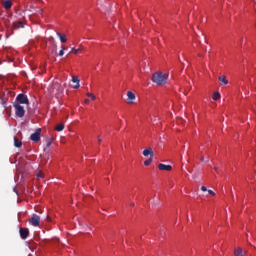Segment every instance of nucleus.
Listing matches in <instances>:
<instances>
[{
	"mask_svg": "<svg viewBox=\"0 0 256 256\" xmlns=\"http://www.w3.org/2000/svg\"><path fill=\"white\" fill-rule=\"evenodd\" d=\"M167 79H169V75L163 74V72H155L152 75V81L153 83H156V85H165L167 83Z\"/></svg>",
	"mask_w": 256,
	"mask_h": 256,
	"instance_id": "f257e3e1",
	"label": "nucleus"
},
{
	"mask_svg": "<svg viewBox=\"0 0 256 256\" xmlns=\"http://www.w3.org/2000/svg\"><path fill=\"white\" fill-rule=\"evenodd\" d=\"M13 107L15 109L16 117H25V107L21 106L19 102H14Z\"/></svg>",
	"mask_w": 256,
	"mask_h": 256,
	"instance_id": "f03ea898",
	"label": "nucleus"
},
{
	"mask_svg": "<svg viewBox=\"0 0 256 256\" xmlns=\"http://www.w3.org/2000/svg\"><path fill=\"white\" fill-rule=\"evenodd\" d=\"M16 103H21L22 105H29V98L25 94H18L16 97Z\"/></svg>",
	"mask_w": 256,
	"mask_h": 256,
	"instance_id": "7ed1b4c3",
	"label": "nucleus"
},
{
	"mask_svg": "<svg viewBox=\"0 0 256 256\" xmlns=\"http://www.w3.org/2000/svg\"><path fill=\"white\" fill-rule=\"evenodd\" d=\"M30 139L34 143H39L41 141V128H37L35 133L31 134Z\"/></svg>",
	"mask_w": 256,
	"mask_h": 256,
	"instance_id": "20e7f679",
	"label": "nucleus"
},
{
	"mask_svg": "<svg viewBox=\"0 0 256 256\" xmlns=\"http://www.w3.org/2000/svg\"><path fill=\"white\" fill-rule=\"evenodd\" d=\"M29 223L33 225V227H39V223H41V217L39 215L34 214L30 219Z\"/></svg>",
	"mask_w": 256,
	"mask_h": 256,
	"instance_id": "39448f33",
	"label": "nucleus"
},
{
	"mask_svg": "<svg viewBox=\"0 0 256 256\" xmlns=\"http://www.w3.org/2000/svg\"><path fill=\"white\" fill-rule=\"evenodd\" d=\"M142 155H143L144 157H149V156H150V159H153V157H155V153L153 152V148H151V147L146 148V149L142 152Z\"/></svg>",
	"mask_w": 256,
	"mask_h": 256,
	"instance_id": "423d86ee",
	"label": "nucleus"
},
{
	"mask_svg": "<svg viewBox=\"0 0 256 256\" xmlns=\"http://www.w3.org/2000/svg\"><path fill=\"white\" fill-rule=\"evenodd\" d=\"M20 237L21 239H27L29 237V229L28 228H20Z\"/></svg>",
	"mask_w": 256,
	"mask_h": 256,
	"instance_id": "0eeeda50",
	"label": "nucleus"
},
{
	"mask_svg": "<svg viewBox=\"0 0 256 256\" xmlns=\"http://www.w3.org/2000/svg\"><path fill=\"white\" fill-rule=\"evenodd\" d=\"M158 169L160 171H171V169H173V167L171 165H167V164H159L158 165Z\"/></svg>",
	"mask_w": 256,
	"mask_h": 256,
	"instance_id": "6e6552de",
	"label": "nucleus"
},
{
	"mask_svg": "<svg viewBox=\"0 0 256 256\" xmlns=\"http://www.w3.org/2000/svg\"><path fill=\"white\" fill-rule=\"evenodd\" d=\"M127 97H128V103L129 105H133V101H135V93L128 91L127 92Z\"/></svg>",
	"mask_w": 256,
	"mask_h": 256,
	"instance_id": "1a4fd4ad",
	"label": "nucleus"
},
{
	"mask_svg": "<svg viewBox=\"0 0 256 256\" xmlns=\"http://www.w3.org/2000/svg\"><path fill=\"white\" fill-rule=\"evenodd\" d=\"M3 7L4 9H11V7H13V2H11V0H4Z\"/></svg>",
	"mask_w": 256,
	"mask_h": 256,
	"instance_id": "9d476101",
	"label": "nucleus"
},
{
	"mask_svg": "<svg viewBox=\"0 0 256 256\" xmlns=\"http://www.w3.org/2000/svg\"><path fill=\"white\" fill-rule=\"evenodd\" d=\"M23 27H25V25H23V22L21 21H17L13 23V29H23Z\"/></svg>",
	"mask_w": 256,
	"mask_h": 256,
	"instance_id": "9b49d317",
	"label": "nucleus"
},
{
	"mask_svg": "<svg viewBox=\"0 0 256 256\" xmlns=\"http://www.w3.org/2000/svg\"><path fill=\"white\" fill-rule=\"evenodd\" d=\"M218 79L222 83V85H229V80H227V77L225 75L219 76Z\"/></svg>",
	"mask_w": 256,
	"mask_h": 256,
	"instance_id": "f8f14e48",
	"label": "nucleus"
},
{
	"mask_svg": "<svg viewBox=\"0 0 256 256\" xmlns=\"http://www.w3.org/2000/svg\"><path fill=\"white\" fill-rule=\"evenodd\" d=\"M57 37H59L61 43H67V38L65 36V34H61L59 32L56 33Z\"/></svg>",
	"mask_w": 256,
	"mask_h": 256,
	"instance_id": "ddd939ff",
	"label": "nucleus"
},
{
	"mask_svg": "<svg viewBox=\"0 0 256 256\" xmlns=\"http://www.w3.org/2000/svg\"><path fill=\"white\" fill-rule=\"evenodd\" d=\"M23 142H21V140H19V138H17V136L14 137V147H22Z\"/></svg>",
	"mask_w": 256,
	"mask_h": 256,
	"instance_id": "4468645a",
	"label": "nucleus"
},
{
	"mask_svg": "<svg viewBox=\"0 0 256 256\" xmlns=\"http://www.w3.org/2000/svg\"><path fill=\"white\" fill-rule=\"evenodd\" d=\"M72 82H73V83H76V85H74V89H79V87H80L79 78L73 76V77H72Z\"/></svg>",
	"mask_w": 256,
	"mask_h": 256,
	"instance_id": "2eb2a0df",
	"label": "nucleus"
},
{
	"mask_svg": "<svg viewBox=\"0 0 256 256\" xmlns=\"http://www.w3.org/2000/svg\"><path fill=\"white\" fill-rule=\"evenodd\" d=\"M234 256H243V249L242 248H236L234 250Z\"/></svg>",
	"mask_w": 256,
	"mask_h": 256,
	"instance_id": "dca6fc26",
	"label": "nucleus"
},
{
	"mask_svg": "<svg viewBox=\"0 0 256 256\" xmlns=\"http://www.w3.org/2000/svg\"><path fill=\"white\" fill-rule=\"evenodd\" d=\"M212 99H213L214 101H219V99H221V93L215 92V93L213 94V96H212Z\"/></svg>",
	"mask_w": 256,
	"mask_h": 256,
	"instance_id": "f3484780",
	"label": "nucleus"
},
{
	"mask_svg": "<svg viewBox=\"0 0 256 256\" xmlns=\"http://www.w3.org/2000/svg\"><path fill=\"white\" fill-rule=\"evenodd\" d=\"M63 129H65V124H58V125L55 127V131H58V132L63 131Z\"/></svg>",
	"mask_w": 256,
	"mask_h": 256,
	"instance_id": "a211bd4d",
	"label": "nucleus"
},
{
	"mask_svg": "<svg viewBox=\"0 0 256 256\" xmlns=\"http://www.w3.org/2000/svg\"><path fill=\"white\" fill-rule=\"evenodd\" d=\"M151 163H153V158H149L148 160H145V161H144V165H145L146 167H149V165H151Z\"/></svg>",
	"mask_w": 256,
	"mask_h": 256,
	"instance_id": "6ab92c4d",
	"label": "nucleus"
},
{
	"mask_svg": "<svg viewBox=\"0 0 256 256\" xmlns=\"http://www.w3.org/2000/svg\"><path fill=\"white\" fill-rule=\"evenodd\" d=\"M65 49H67L65 46L61 47V50L59 51V57H63V55H65Z\"/></svg>",
	"mask_w": 256,
	"mask_h": 256,
	"instance_id": "aec40b11",
	"label": "nucleus"
},
{
	"mask_svg": "<svg viewBox=\"0 0 256 256\" xmlns=\"http://www.w3.org/2000/svg\"><path fill=\"white\" fill-rule=\"evenodd\" d=\"M36 177H37V179H43V177H45V175L43 174L42 171H39V172L36 174Z\"/></svg>",
	"mask_w": 256,
	"mask_h": 256,
	"instance_id": "412c9836",
	"label": "nucleus"
},
{
	"mask_svg": "<svg viewBox=\"0 0 256 256\" xmlns=\"http://www.w3.org/2000/svg\"><path fill=\"white\" fill-rule=\"evenodd\" d=\"M87 97H90V99H92V101H95V100L97 99V97H95V96L93 95V93H91V92H88V93H87Z\"/></svg>",
	"mask_w": 256,
	"mask_h": 256,
	"instance_id": "4be33fe9",
	"label": "nucleus"
},
{
	"mask_svg": "<svg viewBox=\"0 0 256 256\" xmlns=\"http://www.w3.org/2000/svg\"><path fill=\"white\" fill-rule=\"evenodd\" d=\"M49 41L50 43H52V45H54L55 47H57V45L55 44V38L53 36L49 37Z\"/></svg>",
	"mask_w": 256,
	"mask_h": 256,
	"instance_id": "5701e85b",
	"label": "nucleus"
},
{
	"mask_svg": "<svg viewBox=\"0 0 256 256\" xmlns=\"http://www.w3.org/2000/svg\"><path fill=\"white\" fill-rule=\"evenodd\" d=\"M74 53V55H77L79 53V49L72 48L69 54Z\"/></svg>",
	"mask_w": 256,
	"mask_h": 256,
	"instance_id": "b1692460",
	"label": "nucleus"
},
{
	"mask_svg": "<svg viewBox=\"0 0 256 256\" xmlns=\"http://www.w3.org/2000/svg\"><path fill=\"white\" fill-rule=\"evenodd\" d=\"M209 195H212L213 197H215V192L213 190H208Z\"/></svg>",
	"mask_w": 256,
	"mask_h": 256,
	"instance_id": "393cba45",
	"label": "nucleus"
},
{
	"mask_svg": "<svg viewBox=\"0 0 256 256\" xmlns=\"http://www.w3.org/2000/svg\"><path fill=\"white\" fill-rule=\"evenodd\" d=\"M84 103H85L86 105H89L90 100H89V99H85V100H84Z\"/></svg>",
	"mask_w": 256,
	"mask_h": 256,
	"instance_id": "a878e982",
	"label": "nucleus"
},
{
	"mask_svg": "<svg viewBox=\"0 0 256 256\" xmlns=\"http://www.w3.org/2000/svg\"><path fill=\"white\" fill-rule=\"evenodd\" d=\"M201 191H207V187L202 186V187H201Z\"/></svg>",
	"mask_w": 256,
	"mask_h": 256,
	"instance_id": "bb28decb",
	"label": "nucleus"
},
{
	"mask_svg": "<svg viewBox=\"0 0 256 256\" xmlns=\"http://www.w3.org/2000/svg\"><path fill=\"white\" fill-rule=\"evenodd\" d=\"M51 141L47 142L46 147H51Z\"/></svg>",
	"mask_w": 256,
	"mask_h": 256,
	"instance_id": "cd10ccee",
	"label": "nucleus"
},
{
	"mask_svg": "<svg viewBox=\"0 0 256 256\" xmlns=\"http://www.w3.org/2000/svg\"><path fill=\"white\" fill-rule=\"evenodd\" d=\"M130 207H135V202H131Z\"/></svg>",
	"mask_w": 256,
	"mask_h": 256,
	"instance_id": "c85d7f7f",
	"label": "nucleus"
},
{
	"mask_svg": "<svg viewBox=\"0 0 256 256\" xmlns=\"http://www.w3.org/2000/svg\"><path fill=\"white\" fill-rule=\"evenodd\" d=\"M102 139L101 136H98V143H101Z\"/></svg>",
	"mask_w": 256,
	"mask_h": 256,
	"instance_id": "c756f323",
	"label": "nucleus"
},
{
	"mask_svg": "<svg viewBox=\"0 0 256 256\" xmlns=\"http://www.w3.org/2000/svg\"><path fill=\"white\" fill-rule=\"evenodd\" d=\"M47 221H51V217L46 216Z\"/></svg>",
	"mask_w": 256,
	"mask_h": 256,
	"instance_id": "7c9ffc66",
	"label": "nucleus"
},
{
	"mask_svg": "<svg viewBox=\"0 0 256 256\" xmlns=\"http://www.w3.org/2000/svg\"><path fill=\"white\" fill-rule=\"evenodd\" d=\"M201 161H205V158H204V157H202V158H201Z\"/></svg>",
	"mask_w": 256,
	"mask_h": 256,
	"instance_id": "2f4dec72",
	"label": "nucleus"
}]
</instances>
